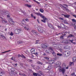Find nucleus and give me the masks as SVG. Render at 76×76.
Segmentation results:
<instances>
[{
  "label": "nucleus",
  "mask_w": 76,
  "mask_h": 76,
  "mask_svg": "<svg viewBox=\"0 0 76 76\" xmlns=\"http://www.w3.org/2000/svg\"><path fill=\"white\" fill-rule=\"evenodd\" d=\"M45 59H47V60H49V59L47 57H45Z\"/></svg>",
  "instance_id": "obj_42"
},
{
  "label": "nucleus",
  "mask_w": 76,
  "mask_h": 76,
  "mask_svg": "<svg viewBox=\"0 0 76 76\" xmlns=\"http://www.w3.org/2000/svg\"><path fill=\"white\" fill-rule=\"evenodd\" d=\"M14 68H12L11 69V71L10 72V74L11 76H13L14 75Z\"/></svg>",
  "instance_id": "obj_4"
},
{
  "label": "nucleus",
  "mask_w": 76,
  "mask_h": 76,
  "mask_svg": "<svg viewBox=\"0 0 76 76\" xmlns=\"http://www.w3.org/2000/svg\"><path fill=\"white\" fill-rule=\"evenodd\" d=\"M2 22L3 23H7V22L6 20H3Z\"/></svg>",
  "instance_id": "obj_12"
},
{
  "label": "nucleus",
  "mask_w": 76,
  "mask_h": 76,
  "mask_svg": "<svg viewBox=\"0 0 76 76\" xmlns=\"http://www.w3.org/2000/svg\"><path fill=\"white\" fill-rule=\"evenodd\" d=\"M66 10L67 11H68V10H68V9H66Z\"/></svg>",
  "instance_id": "obj_64"
},
{
  "label": "nucleus",
  "mask_w": 76,
  "mask_h": 76,
  "mask_svg": "<svg viewBox=\"0 0 76 76\" xmlns=\"http://www.w3.org/2000/svg\"><path fill=\"white\" fill-rule=\"evenodd\" d=\"M1 37L3 38H5V37L3 36V35H1Z\"/></svg>",
  "instance_id": "obj_41"
},
{
  "label": "nucleus",
  "mask_w": 76,
  "mask_h": 76,
  "mask_svg": "<svg viewBox=\"0 0 76 76\" xmlns=\"http://www.w3.org/2000/svg\"><path fill=\"white\" fill-rule=\"evenodd\" d=\"M11 60H14V59H13V57H12L11 58Z\"/></svg>",
  "instance_id": "obj_55"
},
{
  "label": "nucleus",
  "mask_w": 76,
  "mask_h": 76,
  "mask_svg": "<svg viewBox=\"0 0 76 76\" xmlns=\"http://www.w3.org/2000/svg\"><path fill=\"white\" fill-rule=\"evenodd\" d=\"M37 64H42V63L40 62L39 61H38L37 62Z\"/></svg>",
  "instance_id": "obj_30"
},
{
  "label": "nucleus",
  "mask_w": 76,
  "mask_h": 76,
  "mask_svg": "<svg viewBox=\"0 0 76 76\" xmlns=\"http://www.w3.org/2000/svg\"><path fill=\"white\" fill-rule=\"evenodd\" d=\"M72 20L73 22H76V20L75 19H72Z\"/></svg>",
  "instance_id": "obj_37"
},
{
  "label": "nucleus",
  "mask_w": 76,
  "mask_h": 76,
  "mask_svg": "<svg viewBox=\"0 0 76 76\" xmlns=\"http://www.w3.org/2000/svg\"><path fill=\"white\" fill-rule=\"evenodd\" d=\"M10 39H12V37H10Z\"/></svg>",
  "instance_id": "obj_62"
},
{
  "label": "nucleus",
  "mask_w": 76,
  "mask_h": 76,
  "mask_svg": "<svg viewBox=\"0 0 76 76\" xmlns=\"http://www.w3.org/2000/svg\"><path fill=\"white\" fill-rule=\"evenodd\" d=\"M46 53H48V51H46Z\"/></svg>",
  "instance_id": "obj_63"
},
{
  "label": "nucleus",
  "mask_w": 76,
  "mask_h": 76,
  "mask_svg": "<svg viewBox=\"0 0 76 76\" xmlns=\"http://www.w3.org/2000/svg\"><path fill=\"white\" fill-rule=\"evenodd\" d=\"M69 41H70V42H71L73 43V40L72 39V40H69Z\"/></svg>",
  "instance_id": "obj_36"
},
{
  "label": "nucleus",
  "mask_w": 76,
  "mask_h": 76,
  "mask_svg": "<svg viewBox=\"0 0 76 76\" xmlns=\"http://www.w3.org/2000/svg\"><path fill=\"white\" fill-rule=\"evenodd\" d=\"M7 17L8 18H10V14H8L7 15Z\"/></svg>",
  "instance_id": "obj_31"
},
{
  "label": "nucleus",
  "mask_w": 76,
  "mask_h": 76,
  "mask_svg": "<svg viewBox=\"0 0 76 76\" xmlns=\"http://www.w3.org/2000/svg\"><path fill=\"white\" fill-rule=\"evenodd\" d=\"M26 1L28 2L29 1H30V0H26Z\"/></svg>",
  "instance_id": "obj_53"
},
{
  "label": "nucleus",
  "mask_w": 76,
  "mask_h": 76,
  "mask_svg": "<svg viewBox=\"0 0 76 76\" xmlns=\"http://www.w3.org/2000/svg\"><path fill=\"white\" fill-rule=\"evenodd\" d=\"M1 13L2 15H4L6 13L5 12H3V11H1L0 12Z\"/></svg>",
  "instance_id": "obj_29"
},
{
  "label": "nucleus",
  "mask_w": 76,
  "mask_h": 76,
  "mask_svg": "<svg viewBox=\"0 0 76 76\" xmlns=\"http://www.w3.org/2000/svg\"><path fill=\"white\" fill-rule=\"evenodd\" d=\"M19 75H21V76H26V75H25L24 74H22L19 73Z\"/></svg>",
  "instance_id": "obj_33"
},
{
  "label": "nucleus",
  "mask_w": 76,
  "mask_h": 76,
  "mask_svg": "<svg viewBox=\"0 0 76 76\" xmlns=\"http://www.w3.org/2000/svg\"><path fill=\"white\" fill-rule=\"evenodd\" d=\"M11 50L7 51H5L4 52H2V53H7V52H9V51H11Z\"/></svg>",
  "instance_id": "obj_32"
},
{
  "label": "nucleus",
  "mask_w": 76,
  "mask_h": 76,
  "mask_svg": "<svg viewBox=\"0 0 76 76\" xmlns=\"http://www.w3.org/2000/svg\"><path fill=\"white\" fill-rule=\"evenodd\" d=\"M44 47H45V48H46V47H47V46L46 45H45L44 46Z\"/></svg>",
  "instance_id": "obj_60"
},
{
  "label": "nucleus",
  "mask_w": 76,
  "mask_h": 76,
  "mask_svg": "<svg viewBox=\"0 0 76 76\" xmlns=\"http://www.w3.org/2000/svg\"><path fill=\"white\" fill-rule=\"evenodd\" d=\"M17 34H19V33H20V31H21V30L19 29H17Z\"/></svg>",
  "instance_id": "obj_13"
},
{
  "label": "nucleus",
  "mask_w": 76,
  "mask_h": 76,
  "mask_svg": "<svg viewBox=\"0 0 76 76\" xmlns=\"http://www.w3.org/2000/svg\"><path fill=\"white\" fill-rule=\"evenodd\" d=\"M33 75L34 76H38V74L36 73H33Z\"/></svg>",
  "instance_id": "obj_23"
},
{
  "label": "nucleus",
  "mask_w": 76,
  "mask_h": 76,
  "mask_svg": "<svg viewBox=\"0 0 76 76\" xmlns=\"http://www.w3.org/2000/svg\"><path fill=\"white\" fill-rule=\"evenodd\" d=\"M48 26L49 27V28H54L51 24H48Z\"/></svg>",
  "instance_id": "obj_10"
},
{
  "label": "nucleus",
  "mask_w": 76,
  "mask_h": 76,
  "mask_svg": "<svg viewBox=\"0 0 76 76\" xmlns=\"http://www.w3.org/2000/svg\"><path fill=\"white\" fill-rule=\"evenodd\" d=\"M70 51L68 50L66 51L64 53V55H65L66 56H69L70 55Z\"/></svg>",
  "instance_id": "obj_3"
},
{
  "label": "nucleus",
  "mask_w": 76,
  "mask_h": 76,
  "mask_svg": "<svg viewBox=\"0 0 76 76\" xmlns=\"http://www.w3.org/2000/svg\"><path fill=\"white\" fill-rule=\"evenodd\" d=\"M65 18H69L70 15H64Z\"/></svg>",
  "instance_id": "obj_21"
},
{
  "label": "nucleus",
  "mask_w": 76,
  "mask_h": 76,
  "mask_svg": "<svg viewBox=\"0 0 76 76\" xmlns=\"http://www.w3.org/2000/svg\"><path fill=\"white\" fill-rule=\"evenodd\" d=\"M14 34V33H13V32H11L10 34V35H11V36H13V35Z\"/></svg>",
  "instance_id": "obj_26"
},
{
  "label": "nucleus",
  "mask_w": 76,
  "mask_h": 76,
  "mask_svg": "<svg viewBox=\"0 0 76 76\" xmlns=\"http://www.w3.org/2000/svg\"><path fill=\"white\" fill-rule=\"evenodd\" d=\"M23 21H26V19H23Z\"/></svg>",
  "instance_id": "obj_51"
},
{
  "label": "nucleus",
  "mask_w": 76,
  "mask_h": 76,
  "mask_svg": "<svg viewBox=\"0 0 76 76\" xmlns=\"http://www.w3.org/2000/svg\"><path fill=\"white\" fill-rule=\"evenodd\" d=\"M40 11L42 13H43V12H44V10H43L42 9H40Z\"/></svg>",
  "instance_id": "obj_24"
},
{
  "label": "nucleus",
  "mask_w": 76,
  "mask_h": 76,
  "mask_svg": "<svg viewBox=\"0 0 76 76\" xmlns=\"http://www.w3.org/2000/svg\"><path fill=\"white\" fill-rule=\"evenodd\" d=\"M57 27L58 28H61L60 26H57Z\"/></svg>",
  "instance_id": "obj_54"
},
{
  "label": "nucleus",
  "mask_w": 76,
  "mask_h": 76,
  "mask_svg": "<svg viewBox=\"0 0 76 76\" xmlns=\"http://www.w3.org/2000/svg\"><path fill=\"white\" fill-rule=\"evenodd\" d=\"M45 20V19H44L43 20H42L41 21L42 22H44V23H45L46 22V21L45 20Z\"/></svg>",
  "instance_id": "obj_22"
},
{
  "label": "nucleus",
  "mask_w": 76,
  "mask_h": 76,
  "mask_svg": "<svg viewBox=\"0 0 76 76\" xmlns=\"http://www.w3.org/2000/svg\"><path fill=\"white\" fill-rule=\"evenodd\" d=\"M26 22H29V19H26Z\"/></svg>",
  "instance_id": "obj_44"
},
{
  "label": "nucleus",
  "mask_w": 76,
  "mask_h": 76,
  "mask_svg": "<svg viewBox=\"0 0 76 76\" xmlns=\"http://www.w3.org/2000/svg\"><path fill=\"white\" fill-rule=\"evenodd\" d=\"M36 27L37 28L38 30L40 33H43L44 32V30L42 27L38 26H36Z\"/></svg>",
  "instance_id": "obj_2"
},
{
  "label": "nucleus",
  "mask_w": 76,
  "mask_h": 76,
  "mask_svg": "<svg viewBox=\"0 0 76 76\" xmlns=\"http://www.w3.org/2000/svg\"><path fill=\"white\" fill-rule=\"evenodd\" d=\"M57 55L58 56H63V54L58 53L57 54Z\"/></svg>",
  "instance_id": "obj_19"
},
{
  "label": "nucleus",
  "mask_w": 76,
  "mask_h": 76,
  "mask_svg": "<svg viewBox=\"0 0 76 76\" xmlns=\"http://www.w3.org/2000/svg\"><path fill=\"white\" fill-rule=\"evenodd\" d=\"M33 1H34L35 2H36V3H38V4H39V2H38L36 0H33Z\"/></svg>",
  "instance_id": "obj_34"
},
{
  "label": "nucleus",
  "mask_w": 76,
  "mask_h": 76,
  "mask_svg": "<svg viewBox=\"0 0 76 76\" xmlns=\"http://www.w3.org/2000/svg\"><path fill=\"white\" fill-rule=\"evenodd\" d=\"M18 57H21V55L19 54V55H18Z\"/></svg>",
  "instance_id": "obj_58"
},
{
  "label": "nucleus",
  "mask_w": 76,
  "mask_h": 76,
  "mask_svg": "<svg viewBox=\"0 0 76 76\" xmlns=\"http://www.w3.org/2000/svg\"><path fill=\"white\" fill-rule=\"evenodd\" d=\"M28 25H26L24 27V28L26 31H30V29L28 27Z\"/></svg>",
  "instance_id": "obj_5"
},
{
  "label": "nucleus",
  "mask_w": 76,
  "mask_h": 76,
  "mask_svg": "<svg viewBox=\"0 0 76 76\" xmlns=\"http://www.w3.org/2000/svg\"><path fill=\"white\" fill-rule=\"evenodd\" d=\"M38 53H35L34 54H35V55H36V56H37V55H38Z\"/></svg>",
  "instance_id": "obj_50"
},
{
  "label": "nucleus",
  "mask_w": 76,
  "mask_h": 76,
  "mask_svg": "<svg viewBox=\"0 0 76 76\" xmlns=\"http://www.w3.org/2000/svg\"><path fill=\"white\" fill-rule=\"evenodd\" d=\"M59 19H60V20H64V19L61 18H60Z\"/></svg>",
  "instance_id": "obj_45"
},
{
  "label": "nucleus",
  "mask_w": 76,
  "mask_h": 76,
  "mask_svg": "<svg viewBox=\"0 0 76 76\" xmlns=\"http://www.w3.org/2000/svg\"><path fill=\"white\" fill-rule=\"evenodd\" d=\"M31 16H32V18H34V19H36V17H35V16H34L32 14H31Z\"/></svg>",
  "instance_id": "obj_28"
},
{
  "label": "nucleus",
  "mask_w": 76,
  "mask_h": 76,
  "mask_svg": "<svg viewBox=\"0 0 76 76\" xmlns=\"http://www.w3.org/2000/svg\"><path fill=\"white\" fill-rule=\"evenodd\" d=\"M17 65H18V64H15L14 66L15 67H16V66H17Z\"/></svg>",
  "instance_id": "obj_49"
},
{
  "label": "nucleus",
  "mask_w": 76,
  "mask_h": 76,
  "mask_svg": "<svg viewBox=\"0 0 76 76\" xmlns=\"http://www.w3.org/2000/svg\"><path fill=\"white\" fill-rule=\"evenodd\" d=\"M64 6H65V7H64V8L66 9V7H67V6L66 5H64Z\"/></svg>",
  "instance_id": "obj_48"
},
{
  "label": "nucleus",
  "mask_w": 76,
  "mask_h": 76,
  "mask_svg": "<svg viewBox=\"0 0 76 76\" xmlns=\"http://www.w3.org/2000/svg\"><path fill=\"white\" fill-rule=\"evenodd\" d=\"M72 43H73V44H76V43L75 42H72Z\"/></svg>",
  "instance_id": "obj_59"
},
{
  "label": "nucleus",
  "mask_w": 76,
  "mask_h": 76,
  "mask_svg": "<svg viewBox=\"0 0 76 76\" xmlns=\"http://www.w3.org/2000/svg\"><path fill=\"white\" fill-rule=\"evenodd\" d=\"M61 26H64V25L63 24H61Z\"/></svg>",
  "instance_id": "obj_57"
},
{
  "label": "nucleus",
  "mask_w": 76,
  "mask_h": 76,
  "mask_svg": "<svg viewBox=\"0 0 76 76\" xmlns=\"http://www.w3.org/2000/svg\"><path fill=\"white\" fill-rule=\"evenodd\" d=\"M40 16L42 18V19H44L45 20H48V18H45V16L42 15V14H41Z\"/></svg>",
  "instance_id": "obj_6"
},
{
  "label": "nucleus",
  "mask_w": 76,
  "mask_h": 76,
  "mask_svg": "<svg viewBox=\"0 0 76 76\" xmlns=\"http://www.w3.org/2000/svg\"><path fill=\"white\" fill-rule=\"evenodd\" d=\"M32 32L33 33V34H37V32L34 30H33L32 31Z\"/></svg>",
  "instance_id": "obj_18"
},
{
  "label": "nucleus",
  "mask_w": 76,
  "mask_h": 76,
  "mask_svg": "<svg viewBox=\"0 0 76 76\" xmlns=\"http://www.w3.org/2000/svg\"><path fill=\"white\" fill-rule=\"evenodd\" d=\"M14 32L16 34H18V32H17V29L14 30Z\"/></svg>",
  "instance_id": "obj_38"
},
{
  "label": "nucleus",
  "mask_w": 76,
  "mask_h": 76,
  "mask_svg": "<svg viewBox=\"0 0 76 76\" xmlns=\"http://www.w3.org/2000/svg\"><path fill=\"white\" fill-rule=\"evenodd\" d=\"M25 6H26V7H31V5H28V4H25Z\"/></svg>",
  "instance_id": "obj_14"
},
{
  "label": "nucleus",
  "mask_w": 76,
  "mask_h": 76,
  "mask_svg": "<svg viewBox=\"0 0 76 76\" xmlns=\"http://www.w3.org/2000/svg\"><path fill=\"white\" fill-rule=\"evenodd\" d=\"M72 64H73V65L74 64L73 62H70L69 63V66L70 67L72 66Z\"/></svg>",
  "instance_id": "obj_20"
},
{
  "label": "nucleus",
  "mask_w": 76,
  "mask_h": 76,
  "mask_svg": "<svg viewBox=\"0 0 76 76\" xmlns=\"http://www.w3.org/2000/svg\"><path fill=\"white\" fill-rule=\"evenodd\" d=\"M48 70H50L51 69V65H49L48 67Z\"/></svg>",
  "instance_id": "obj_16"
},
{
  "label": "nucleus",
  "mask_w": 76,
  "mask_h": 76,
  "mask_svg": "<svg viewBox=\"0 0 76 76\" xmlns=\"http://www.w3.org/2000/svg\"><path fill=\"white\" fill-rule=\"evenodd\" d=\"M39 41V40H36L35 44H38Z\"/></svg>",
  "instance_id": "obj_35"
},
{
  "label": "nucleus",
  "mask_w": 76,
  "mask_h": 76,
  "mask_svg": "<svg viewBox=\"0 0 76 76\" xmlns=\"http://www.w3.org/2000/svg\"><path fill=\"white\" fill-rule=\"evenodd\" d=\"M3 75V72H1L0 73V76H1Z\"/></svg>",
  "instance_id": "obj_40"
},
{
  "label": "nucleus",
  "mask_w": 76,
  "mask_h": 76,
  "mask_svg": "<svg viewBox=\"0 0 76 76\" xmlns=\"http://www.w3.org/2000/svg\"><path fill=\"white\" fill-rule=\"evenodd\" d=\"M68 37V38H69V37H74V36L72 34H70Z\"/></svg>",
  "instance_id": "obj_25"
},
{
  "label": "nucleus",
  "mask_w": 76,
  "mask_h": 76,
  "mask_svg": "<svg viewBox=\"0 0 76 76\" xmlns=\"http://www.w3.org/2000/svg\"><path fill=\"white\" fill-rule=\"evenodd\" d=\"M50 52L53 54L54 56H56V53H55V52H54V51H53V50H50Z\"/></svg>",
  "instance_id": "obj_8"
},
{
  "label": "nucleus",
  "mask_w": 76,
  "mask_h": 76,
  "mask_svg": "<svg viewBox=\"0 0 76 76\" xmlns=\"http://www.w3.org/2000/svg\"><path fill=\"white\" fill-rule=\"evenodd\" d=\"M75 25H76V24H75ZM74 28L75 29H76V26H74Z\"/></svg>",
  "instance_id": "obj_46"
},
{
  "label": "nucleus",
  "mask_w": 76,
  "mask_h": 76,
  "mask_svg": "<svg viewBox=\"0 0 76 76\" xmlns=\"http://www.w3.org/2000/svg\"><path fill=\"white\" fill-rule=\"evenodd\" d=\"M35 14L38 15V16H40L41 14L39 13V12H36L35 13Z\"/></svg>",
  "instance_id": "obj_15"
},
{
  "label": "nucleus",
  "mask_w": 76,
  "mask_h": 76,
  "mask_svg": "<svg viewBox=\"0 0 76 76\" xmlns=\"http://www.w3.org/2000/svg\"><path fill=\"white\" fill-rule=\"evenodd\" d=\"M61 39H63V36H61Z\"/></svg>",
  "instance_id": "obj_52"
},
{
  "label": "nucleus",
  "mask_w": 76,
  "mask_h": 76,
  "mask_svg": "<svg viewBox=\"0 0 76 76\" xmlns=\"http://www.w3.org/2000/svg\"><path fill=\"white\" fill-rule=\"evenodd\" d=\"M21 57H22L23 58H25V56H24L23 55H22Z\"/></svg>",
  "instance_id": "obj_39"
},
{
  "label": "nucleus",
  "mask_w": 76,
  "mask_h": 76,
  "mask_svg": "<svg viewBox=\"0 0 76 76\" xmlns=\"http://www.w3.org/2000/svg\"><path fill=\"white\" fill-rule=\"evenodd\" d=\"M61 64V63L60 62H57L55 63L56 67H58V70L59 71V72H61L62 73H64V72H65V69L64 67L62 68L61 66H60V65Z\"/></svg>",
  "instance_id": "obj_1"
},
{
  "label": "nucleus",
  "mask_w": 76,
  "mask_h": 76,
  "mask_svg": "<svg viewBox=\"0 0 76 76\" xmlns=\"http://www.w3.org/2000/svg\"><path fill=\"white\" fill-rule=\"evenodd\" d=\"M37 21L38 23H39V20H38V19L37 20Z\"/></svg>",
  "instance_id": "obj_56"
},
{
  "label": "nucleus",
  "mask_w": 76,
  "mask_h": 76,
  "mask_svg": "<svg viewBox=\"0 0 76 76\" xmlns=\"http://www.w3.org/2000/svg\"><path fill=\"white\" fill-rule=\"evenodd\" d=\"M8 20L9 22H12V18H8Z\"/></svg>",
  "instance_id": "obj_17"
},
{
  "label": "nucleus",
  "mask_w": 76,
  "mask_h": 76,
  "mask_svg": "<svg viewBox=\"0 0 76 76\" xmlns=\"http://www.w3.org/2000/svg\"><path fill=\"white\" fill-rule=\"evenodd\" d=\"M59 50H60V52H62L63 50H62V49L60 48L59 49Z\"/></svg>",
  "instance_id": "obj_43"
},
{
  "label": "nucleus",
  "mask_w": 76,
  "mask_h": 76,
  "mask_svg": "<svg viewBox=\"0 0 76 76\" xmlns=\"http://www.w3.org/2000/svg\"><path fill=\"white\" fill-rule=\"evenodd\" d=\"M31 52L32 54H34V53H35V49L34 48H32L31 50Z\"/></svg>",
  "instance_id": "obj_9"
},
{
  "label": "nucleus",
  "mask_w": 76,
  "mask_h": 76,
  "mask_svg": "<svg viewBox=\"0 0 76 76\" xmlns=\"http://www.w3.org/2000/svg\"><path fill=\"white\" fill-rule=\"evenodd\" d=\"M72 76H74L75 75V73H73L72 74H71Z\"/></svg>",
  "instance_id": "obj_47"
},
{
  "label": "nucleus",
  "mask_w": 76,
  "mask_h": 76,
  "mask_svg": "<svg viewBox=\"0 0 76 76\" xmlns=\"http://www.w3.org/2000/svg\"><path fill=\"white\" fill-rule=\"evenodd\" d=\"M5 31H7V28L5 29Z\"/></svg>",
  "instance_id": "obj_61"
},
{
  "label": "nucleus",
  "mask_w": 76,
  "mask_h": 76,
  "mask_svg": "<svg viewBox=\"0 0 76 76\" xmlns=\"http://www.w3.org/2000/svg\"><path fill=\"white\" fill-rule=\"evenodd\" d=\"M72 60L74 62L76 61V57H73L72 58Z\"/></svg>",
  "instance_id": "obj_11"
},
{
  "label": "nucleus",
  "mask_w": 76,
  "mask_h": 76,
  "mask_svg": "<svg viewBox=\"0 0 76 76\" xmlns=\"http://www.w3.org/2000/svg\"><path fill=\"white\" fill-rule=\"evenodd\" d=\"M53 60H50V62H49V63H50V64H53Z\"/></svg>",
  "instance_id": "obj_27"
},
{
  "label": "nucleus",
  "mask_w": 76,
  "mask_h": 76,
  "mask_svg": "<svg viewBox=\"0 0 76 76\" xmlns=\"http://www.w3.org/2000/svg\"><path fill=\"white\" fill-rule=\"evenodd\" d=\"M69 40H65L63 41V43H64L65 44H67L69 43Z\"/></svg>",
  "instance_id": "obj_7"
}]
</instances>
